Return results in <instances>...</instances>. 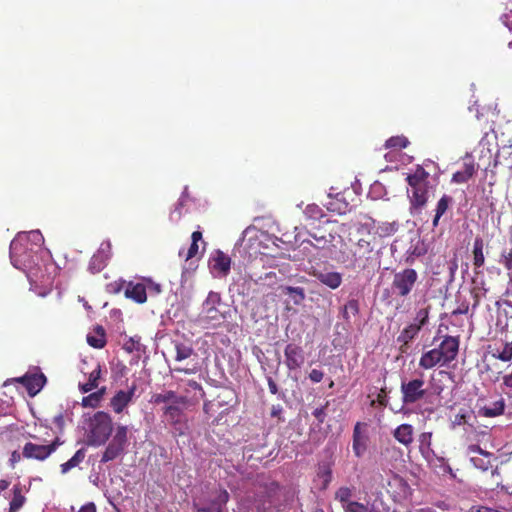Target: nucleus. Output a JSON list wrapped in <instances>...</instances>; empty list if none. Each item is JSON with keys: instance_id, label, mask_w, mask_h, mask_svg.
I'll return each instance as SVG.
<instances>
[{"instance_id": "1", "label": "nucleus", "mask_w": 512, "mask_h": 512, "mask_svg": "<svg viewBox=\"0 0 512 512\" xmlns=\"http://www.w3.org/2000/svg\"><path fill=\"white\" fill-rule=\"evenodd\" d=\"M40 241L42 235L39 232L18 234L10 243V259L13 266L26 273L32 283H45L43 275H38L36 265L37 255L32 247H29L30 239Z\"/></svg>"}, {"instance_id": "17", "label": "nucleus", "mask_w": 512, "mask_h": 512, "mask_svg": "<svg viewBox=\"0 0 512 512\" xmlns=\"http://www.w3.org/2000/svg\"><path fill=\"white\" fill-rule=\"evenodd\" d=\"M321 284L335 290L339 288L343 282V276L336 271H314L312 274Z\"/></svg>"}, {"instance_id": "63", "label": "nucleus", "mask_w": 512, "mask_h": 512, "mask_svg": "<svg viewBox=\"0 0 512 512\" xmlns=\"http://www.w3.org/2000/svg\"><path fill=\"white\" fill-rule=\"evenodd\" d=\"M437 460L440 463V466L443 468L444 472H452L451 467L449 466L448 462L443 457H437Z\"/></svg>"}, {"instance_id": "40", "label": "nucleus", "mask_w": 512, "mask_h": 512, "mask_svg": "<svg viewBox=\"0 0 512 512\" xmlns=\"http://www.w3.org/2000/svg\"><path fill=\"white\" fill-rule=\"evenodd\" d=\"M494 357L502 362L512 361V341L504 342L502 349Z\"/></svg>"}, {"instance_id": "27", "label": "nucleus", "mask_w": 512, "mask_h": 512, "mask_svg": "<svg viewBox=\"0 0 512 512\" xmlns=\"http://www.w3.org/2000/svg\"><path fill=\"white\" fill-rule=\"evenodd\" d=\"M353 452L356 457L360 458L365 453L367 448V439L360 433V423H357L353 430Z\"/></svg>"}, {"instance_id": "61", "label": "nucleus", "mask_w": 512, "mask_h": 512, "mask_svg": "<svg viewBox=\"0 0 512 512\" xmlns=\"http://www.w3.org/2000/svg\"><path fill=\"white\" fill-rule=\"evenodd\" d=\"M468 450L470 453H478V454H481V455H488L487 452H485L484 450H482V448L477 445V444H473V445H470L468 447Z\"/></svg>"}, {"instance_id": "25", "label": "nucleus", "mask_w": 512, "mask_h": 512, "mask_svg": "<svg viewBox=\"0 0 512 512\" xmlns=\"http://www.w3.org/2000/svg\"><path fill=\"white\" fill-rule=\"evenodd\" d=\"M420 332L419 325H412L411 323L407 325L398 335L397 342L401 344L400 350L405 352L409 347L410 342H412Z\"/></svg>"}, {"instance_id": "8", "label": "nucleus", "mask_w": 512, "mask_h": 512, "mask_svg": "<svg viewBox=\"0 0 512 512\" xmlns=\"http://www.w3.org/2000/svg\"><path fill=\"white\" fill-rule=\"evenodd\" d=\"M418 281V273L413 268H405L395 272L391 283L393 293L399 297H407Z\"/></svg>"}, {"instance_id": "12", "label": "nucleus", "mask_w": 512, "mask_h": 512, "mask_svg": "<svg viewBox=\"0 0 512 512\" xmlns=\"http://www.w3.org/2000/svg\"><path fill=\"white\" fill-rule=\"evenodd\" d=\"M285 365L292 371L301 368L305 361L304 351L301 346L289 343L284 349Z\"/></svg>"}, {"instance_id": "43", "label": "nucleus", "mask_w": 512, "mask_h": 512, "mask_svg": "<svg viewBox=\"0 0 512 512\" xmlns=\"http://www.w3.org/2000/svg\"><path fill=\"white\" fill-rule=\"evenodd\" d=\"M335 260L341 264L346 265L349 268L352 269H359V266H355L354 262L352 261L354 258V252L352 251L351 254L340 251L338 255H335Z\"/></svg>"}, {"instance_id": "7", "label": "nucleus", "mask_w": 512, "mask_h": 512, "mask_svg": "<svg viewBox=\"0 0 512 512\" xmlns=\"http://www.w3.org/2000/svg\"><path fill=\"white\" fill-rule=\"evenodd\" d=\"M401 400L404 405H412L426 400L429 393L422 378L403 380L400 386Z\"/></svg>"}, {"instance_id": "14", "label": "nucleus", "mask_w": 512, "mask_h": 512, "mask_svg": "<svg viewBox=\"0 0 512 512\" xmlns=\"http://www.w3.org/2000/svg\"><path fill=\"white\" fill-rule=\"evenodd\" d=\"M209 268L218 276H227L231 269V258L221 250H215L209 259Z\"/></svg>"}, {"instance_id": "21", "label": "nucleus", "mask_w": 512, "mask_h": 512, "mask_svg": "<svg viewBox=\"0 0 512 512\" xmlns=\"http://www.w3.org/2000/svg\"><path fill=\"white\" fill-rule=\"evenodd\" d=\"M150 402L153 404H171V403H189L187 396H180L175 391L166 390L162 393H155L151 396Z\"/></svg>"}, {"instance_id": "24", "label": "nucleus", "mask_w": 512, "mask_h": 512, "mask_svg": "<svg viewBox=\"0 0 512 512\" xmlns=\"http://www.w3.org/2000/svg\"><path fill=\"white\" fill-rule=\"evenodd\" d=\"M506 403L503 398L491 403L490 405H484L479 408V415L486 418H494L502 416L505 413Z\"/></svg>"}, {"instance_id": "51", "label": "nucleus", "mask_w": 512, "mask_h": 512, "mask_svg": "<svg viewBox=\"0 0 512 512\" xmlns=\"http://www.w3.org/2000/svg\"><path fill=\"white\" fill-rule=\"evenodd\" d=\"M396 231L395 225L391 223H382L377 227L380 236H390Z\"/></svg>"}, {"instance_id": "5", "label": "nucleus", "mask_w": 512, "mask_h": 512, "mask_svg": "<svg viewBox=\"0 0 512 512\" xmlns=\"http://www.w3.org/2000/svg\"><path fill=\"white\" fill-rule=\"evenodd\" d=\"M230 499L228 491L224 488L211 490L206 497L193 503L194 512H224Z\"/></svg>"}, {"instance_id": "53", "label": "nucleus", "mask_w": 512, "mask_h": 512, "mask_svg": "<svg viewBox=\"0 0 512 512\" xmlns=\"http://www.w3.org/2000/svg\"><path fill=\"white\" fill-rule=\"evenodd\" d=\"M324 378V372L321 371V370H318V369H312L309 373V379L313 382V383H319L323 380Z\"/></svg>"}, {"instance_id": "22", "label": "nucleus", "mask_w": 512, "mask_h": 512, "mask_svg": "<svg viewBox=\"0 0 512 512\" xmlns=\"http://www.w3.org/2000/svg\"><path fill=\"white\" fill-rule=\"evenodd\" d=\"M269 502V496L267 493H262L248 497L243 502V508L246 512H264L267 507L266 504Z\"/></svg>"}, {"instance_id": "31", "label": "nucleus", "mask_w": 512, "mask_h": 512, "mask_svg": "<svg viewBox=\"0 0 512 512\" xmlns=\"http://www.w3.org/2000/svg\"><path fill=\"white\" fill-rule=\"evenodd\" d=\"M86 457V449L81 448L76 451V453L65 463L60 465V470L62 474H67L70 470L77 467L84 461Z\"/></svg>"}, {"instance_id": "39", "label": "nucleus", "mask_w": 512, "mask_h": 512, "mask_svg": "<svg viewBox=\"0 0 512 512\" xmlns=\"http://www.w3.org/2000/svg\"><path fill=\"white\" fill-rule=\"evenodd\" d=\"M356 316L359 313V302L356 299H350L343 307L342 316L345 320H349L350 315Z\"/></svg>"}, {"instance_id": "38", "label": "nucleus", "mask_w": 512, "mask_h": 512, "mask_svg": "<svg viewBox=\"0 0 512 512\" xmlns=\"http://www.w3.org/2000/svg\"><path fill=\"white\" fill-rule=\"evenodd\" d=\"M284 293L291 296L293 298L294 304L296 305L301 304L305 299V293L302 287L287 286L284 288Z\"/></svg>"}, {"instance_id": "29", "label": "nucleus", "mask_w": 512, "mask_h": 512, "mask_svg": "<svg viewBox=\"0 0 512 512\" xmlns=\"http://www.w3.org/2000/svg\"><path fill=\"white\" fill-rule=\"evenodd\" d=\"M484 241L481 237H476L473 242V266L475 269H480L485 264L484 256Z\"/></svg>"}, {"instance_id": "41", "label": "nucleus", "mask_w": 512, "mask_h": 512, "mask_svg": "<svg viewBox=\"0 0 512 512\" xmlns=\"http://www.w3.org/2000/svg\"><path fill=\"white\" fill-rule=\"evenodd\" d=\"M175 349H176V356H175L176 361L185 360L193 354L192 347L187 346L183 343H177L175 345Z\"/></svg>"}, {"instance_id": "16", "label": "nucleus", "mask_w": 512, "mask_h": 512, "mask_svg": "<svg viewBox=\"0 0 512 512\" xmlns=\"http://www.w3.org/2000/svg\"><path fill=\"white\" fill-rule=\"evenodd\" d=\"M135 391L136 385H132L128 391L120 390L116 392V394L112 397L110 401V406L113 409V411L117 414L122 413L123 410L132 401Z\"/></svg>"}, {"instance_id": "42", "label": "nucleus", "mask_w": 512, "mask_h": 512, "mask_svg": "<svg viewBox=\"0 0 512 512\" xmlns=\"http://www.w3.org/2000/svg\"><path fill=\"white\" fill-rule=\"evenodd\" d=\"M453 203V198L444 194L437 202L435 212L444 215Z\"/></svg>"}, {"instance_id": "60", "label": "nucleus", "mask_w": 512, "mask_h": 512, "mask_svg": "<svg viewBox=\"0 0 512 512\" xmlns=\"http://www.w3.org/2000/svg\"><path fill=\"white\" fill-rule=\"evenodd\" d=\"M267 383H268V388H269L270 393L277 394L278 386H277L276 382L271 377H268Z\"/></svg>"}, {"instance_id": "6", "label": "nucleus", "mask_w": 512, "mask_h": 512, "mask_svg": "<svg viewBox=\"0 0 512 512\" xmlns=\"http://www.w3.org/2000/svg\"><path fill=\"white\" fill-rule=\"evenodd\" d=\"M220 305V294L214 291H210L202 304L200 321L213 327L220 325L225 319L224 313H222L219 309Z\"/></svg>"}, {"instance_id": "37", "label": "nucleus", "mask_w": 512, "mask_h": 512, "mask_svg": "<svg viewBox=\"0 0 512 512\" xmlns=\"http://www.w3.org/2000/svg\"><path fill=\"white\" fill-rule=\"evenodd\" d=\"M352 497V489L346 486H342L337 489L335 492V499L341 503L342 508L344 509V506L347 503H352L351 500Z\"/></svg>"}, {"instance_id": "3", "label": "nucleus", "mask_w": 512, "mask_h": 512, "mask_svg": "<svg viewBox=\"0 0 512 512\" xmlns=\"http://www.w3.org/2000/svg\"><path fill=\"white\" fill-rule=\"evenodd\" d=\"M113 430L111 416L98 411L88 421L87 441L89 445L100 446L106 443Z\"/></svg>"}, {"instance_id": "58", "label": "nucleus", "mask_w": 512, "mask_h": 512, "mask_svg": "<svg viewBox=\"0 0 512 512\" xmlns=\"http://www.w3.org/2000/svg\"><path fill=\"white\" fill-rule=\"evenodd\" d=\"M283 408L281 405H273L271 408V417L281 419Z\"/></svg>"}, {"instance_id": "35", "label": "nucleus", "mask_w": 512, "mask_h": 512, "mask_svg": "<svg viewBox=\"0 0 512 512\" xmlns=\"http://www.w3.org/2000/svg\"><path fill=\"white\" fill-rule=\"evenodd\" d=\"M345 512H377L374 504H364L357 501H353L352 503H347L344 506Z\"/></svg>"}, {"instance_id": "64", "label": "nucleus", "mask_w": 512, "mask_h": 512, "mask_svg": "<svg viewBox=\"0 0 512 512\" xmlns=\"http://www.w3.org/2000/svg\"><path fill=\"white\" fill-rule=\"evenodd\" d=\"M503 385L512 390V372L503 376Z\"/></svg>"}, {"instance_id": "48", "label": "nucleus", "mask_w": 512, "mask_h": 512, "mask_svg": "<svg viewBox=\"0 0 512 512\" xmlns=\"http://www.w3.org/2000/svg\"><path fill=\"white\" fill-rule=\"evenodd\" d=\"M81 404L83 407L96 408L99 406L100 400L98 399V395H96L93 392V393H90L89 395L83 397Z\"/></svg>"}, {"instance_id": "30", "label": "nucleus", "mask_w": 512, "mask_h": 512, "mask_svg": "<svg viewBox=\"0 0 512 512\" xmlns=\"http://www.w3.org/2000/svg\"><path fill=\"white\" fill-rule=\"evenodd\" d=\"M13 496L9 503V512H19L26 502L21 484H15L12 489Z\"/></svg>"}, {"instance_id": "11", "label": "nucleus", "mask_w": 512, "mask_h": 512, "mask_svg": "<svg viewBox=\"0 0 512 512\" xmlns=\"http://www.w3.org/2000/svg\"><path fill=\"white\" fill-rule=\"evenodd\" d=\"M459 344L458 337L446 335L438 347H435V350H438L439 357L446 366L457 358Z\"/></svg>"}, {"instance_id": "32", "label": "nucleus", "mask_w": 512, "mask_h": 512, "mask_svg": "<svg viewBox=\"0 0 512 512\" xmlns=\"http://www.w3.org/2000/svg\"><path fill=\"white\" fill-rule=\"evenodd\" d=\"M101 378V366L97 364L96 367L89 373L88 381L79 385L82 393H88L98 387L99 379Z\"/></svg>"}, {"instance_id": "54", "label": "nucleus", "mask_w": 512, "mask_h": 512, "mask_svg": "<svg viewBox=\"0 0 512 512\" xmlns=\"http://www.w3.org/2000/svg\"><path fill=\"white\" fill-rule=\"evenodd\" d=\"M23 455L22 453L18 452L17 450L13 451L11 453V456L9 458V466L14 469L16 464L19 463L22 459Z\"/></svg>"}, {"instance_id": "20", "label": "nucleus", "mask_w": 512, "mask_h": 512, "mask_svg": "<svg viewBox=\"0 0 512 512\" xmlns=\"http://www.w3.org/2000/svg\"><path fill=\"white\" fill-rule=\"evenodd\" d=\"M18 381L23 384L30 396H35L43 388L46 377L43 374L25 375Z\"/></svg>"}, {"instance_id": "23", "label": "nucleus", "mask_w": 512, "mask_h": 512, "mask_svg": "<svg viewBox=\"0 0 512 512\" xmlns=\"http://www.w3.org/2000/svg\"><path fill=\"white\" fill-rule=\"evenodd\" d=\"M393 437L403 446L409 447L414 440V428L408 423L401 424L394 429Z\"/></svg>"}, {"instance_id": "56", "label": "nucleus", "mask_w": 512, "mask_h": 512, "mask_svg": "<svg viewBox=\"0 0 512 512\" xmlns=\"http://www.w3.org/2000/svg\"><path fill=\"white\" fill-rule=\"evenodd\" d=\"M198 249H199L198 243L191 242L190 247L185 255V260L187 261V260L195 257L198 253Z\"/></svg>"}, {"instance_id": "36", "label": "nucleus", "mask_w": 512, "mask_h": 512, "mask_svg": "<svg viewBox=\"0 0 512 512\" xmlns=\"http://www.w3.org/2000/svg\"><path fill=\"white\" fill-rule=\"evenodd\" d=\"M408 145H409V140L403 135L392 136L389 139H387L385 142V148H387V149L392 148V149L401 150V149L406 148Z\"/></svg>"}, {"instance_id": "62", "label": "nucleus", "mask_w": 512, "mask_h": 512, "mask_svg": "<svg viewBox=\"0 0 512 512\" xmlns=\"http://www.w3.org/2000/svg\"><path fill=\"white\" fill-rule=\"evenodd\" d=\"M78 512H96V506L93 502H90L82 506Z\"/></svg>"}, {"instance_id": "26", "label": "nucleus", "mask_w": 512, "mask_h": 512, "mask_svg": "<svg viewBox=\"0 0 512 512\" xmlns=\"http://www.w3.org/2000/svg\"><path fill=\"white\" fill-rule=\"evenodd\" d=\"M436 366H446L439 357L438 350L433 348L424 352L419 360V367L425 370H429Z\"/></svg>"}, {"instance_id": "15", "label": "nucleus", "mask_w": 512, "mask_h": 512, "mask_svg": "<svg viewBox=\"0 0 512 512\" xmlns=\"http://www.w3.org/2000/svg\"><path fill=\"white\" fill-rule=\"evenodd\" d=\"M477 171V166L471 155L466 154L461 170L456 171L452 175V182L456 184L466 183L471 179Z\"/></svg>"}, {"instance_id": "2", "label": "nucleus", "mask_w": 512, "mask_h": 512, "mask_svg": "<svg viewBox=\"0 0 512 512\" xmlns=\"http://www.w3.org/2000/svg\"><path fill=\"white\" fill-rule=\"evenodd\" d=\"M409 185L407 195L410 201V209L415 211L422 210L429 199V173L420 165H417L414 172L406 177Z\"/></svg>"}, {"instance_id": "19", "label": "nucleus", "mask_w": 512, "mask_h": 512, "mask_svg": "<svg viewBox=\"0 0 512 512\" xmlns=\"http://www.w3.org/2000/svg\"><path fill=\"white\" fill-rule=\"evenodd\" d=\"M188 403H171L163 407V414L169 424L176 426L182 422L184 409Z\"/></svg>"}, {"instance_id": "4", "label": "nucleus", "mask_w": 512, "mask_h": 512, "mask_svg": "<svg viewBox=\"0 0 512 512\" xmlns=\"http://www.w3.org/2000/svg\"><path fill=\"white\" fill-rule=\"evenodd\" d=\"M361 227L368 230V238H360L356 242L352 261L355 266H359L360 270H365L374 259L375 236L370 235V230L375 228V220L369 217Z\"/></svg>"}, {"instance_id": "18", "label": "nucleus", "mask_w": 512, "mask_h": 512, "mask_svg": "<svg viewBox=\"0 0 512 512\" xmlns=\"http://www.w3.org/2000/svg\"><path fill=\"white\" fill-rule=\"evenodd\" d=\"M124 295L126 298L131 299L138 304H143L147 301V293L145 291V285L142 281L137 283L129 281L126 284Z\"/></svg>"}, {"instance_id": "28", "label": "nucleus", "mask_w": 512, "mask_h": 512, "mask_svg": "<svg viewBox=\"0 0 512 512\" xmlns=\"http://www.w3.org/2000/svg\"><path fill=\"white\" fill-rule=\"evenodd\" d=\"M106 342L105 329L100 325L94 328L93 334L87 335V343L93 348L102 349L105 347Z\"/></svg>"}, {"instance_id": "49", "label": "nucleus", "mask_w": 512, "mask_h": 512, "mask_svg": "<svg viewBox=\"0 0 512 512\" xmlns=\"http://www.w3.org/2000/svg\"><path fill=\"white\" fill-rule=\"evenodd\" d=\"M375 404H378L382 407H386L388 405V397H387V392H386L385 387L381 388L377 395V398L370 402V405L372 407L375 406Z\"/></svg>"}, {"instance_id": "10", "label": "nucleus", "mask_w": 512, "mask_h": 512, "mask_svg": "<svg viewBox=\"0 0 512 512\" xmlns=\"http://www.w3.org/2000/svg\"><path fill=\"white\" fill-rule=\"evenodd\" d=\"M62 444L59 437H56L50 444L42 445L33 442H27L23 446V458L29 460L45 461L54 453L57 448Z\"/></svg>"}, {"instance_id": "50", "label": "nucleus", "mask_w": 512, "mask_h": 512, "mask_svg": "<svg viewBox=\"0 0 512 512\" xmlns=\"http://www.w3.org/2000/svg\"><path fill=\"white\" fill-rule=\"evenodd\" d=\"M431 442H432V433L431 432H423L419 435V443H420L421 451H423L424 448L427 450H430Z\"/></svg>"}, {"instance_id": "33", "label": "nucleus", "mask_w": 512, "mask_h": 512, "mask_svg": "<svg viewBox=\"0 0 512 512\" xmlns=\"http://www.w3.org/2000/svg\"><path fill=\"white\" fill-rule=\"evenodd\" d=\"M317 477L322 480V489H326L332 481V469L329 464L324 463L318 466Z\"/></svg>"}, {"instance_id": "45", "label": "nucleus", "mask_w": 512, "mask_h": 512, "mask_svg": "<svg viewBox=\"0 0 512 512\" xmlns=\"http://www.w3.org/2000/svg\"><path fill=\"white\" fill-rule=\"evenodd\" d=\"M499 262L508 271V274L512 273V248L509 251L503 250L501 252Z\"/></svg>"}, {"instance_id": "34", "label": "nucleus", "mask_w": 512, "mask_h": 512, "mask_svg": "<svg viewBox=\"0 0 512 512\" xmlns=\"http://www.w3.org/2000/svg\"><path fill=\"white\" fill-rule=\"evenodd\" d=\"M311 237L315 240V243H312V245L316 249L329 250L331 246H334L332 243H333V240L335 237L331 233H328L327 235H321V236L312 234Z\"/></svg>"}, {"instance_id": "55", "label": "nucleus", "mask_w": 512, "mask_h": 512, "mask_svg": "<svg viewBox=\"0 0 512 512\" xmlns=\"http://www.w3.org/2000/svg\"><path fill=\"white\" fill-rule=\"evenodd\" d=\"M187 385L191 389L199 391V397L197 398V400L198 399H203L205 397V392H204L202 386L197 381L189 380Z\"/></svg>"}, {"instance_id": "52", "label": "nucleus", "mask_w": 512, "mask_h": 512, "mask_svg": "<svg viewBox=\"0 0 512 512\" xmlns=\"http://www.w3.org/2000/svg\"><path fill=\"white\" fill-rule=\"evenodd\" d=\"M328 404H329V403H328V402H326V404H325L324 406L316 408V409L313 411V413H312V414H313V416L318 420V422H319L320 424L324 423V421H325V417H326V412H325V410H326V408H327Z\"/></svg>"}, {"instance_id": "46", "label": "nucleus", "mask_w": 512, "mask_h": 512, "mask_svg": "<svg viewBox=\"0 0 512 512\" xmlns=\"http://www.w3.org/2000/svg\"><path fill=\"white\" fill-rule=\"evenodd\" d=\"M142 282L145 285V291H149L152 294H159L161 292V285L154 282L151 278H142Z\"/></svg>"}, {"instance_id": "47", "label": "nucleus", "mask_w": 512, "mask_h": 512, "mask_svg": "<svg viewBox=\"0 0 512 512\" xmlns=\"http://www.w3.org/2000/svg\"><path fill=\"white\" fill-rule=\"evenodd\" d=\"M430 306H426L417 310L415 320H419L420 325H427L429 321Z\"/></svg>"}, {"instance_id": "9", "label": "nucleus", "mask_w": 512, "mask_h": 512, "mask_svg": "<svg viewBox=\"0 0 512 512\" xmlns=\"http://www.w3.org/2000/svg\"><path fill=\"white\" fill-rule=\"evenodd\" d=\"M128 443V428L124 425H119L116 428L115 434L106 447L101 462L107 463L109 461H113L117 457H119L125 450V447Z\"/></svg>"}, {"instance_id": "59", "label": "nucleus", "mask_w": 512, "mask_h": 512, "mask_svg": "<svg viewBox=\"0 0 512 512\" xmlns=\"http://www.w3.org/2000/svg\"><path fill=\"white\" fill-rule=\"evenodd\" d=\"M185 199H186V190L183 192V194L181 195V197L179 198L178 200V203L175 207V212L178 213V216L180 217L181 216V208L184 206L185 204Z\"/></svg>"}, {"instance_id": "57", "label": "nucleus", "mask_w": 512, "mask_h": 512, "mask_svg": "<svg viewBox=\"0 0 512 512\" xmlns=\"http://www.w3.org/2000/svg\"><path fill=\"white\" fill-rule=\"evenodd\" d=\"M124 284H125V281H120V282L115 281L113 283H110L109 284L110 291L113 293H119Z\"/></svg>"}, {"instance_id": "44", "label": "nucleus", "mask_w": 512, "mask_h": 512, "mask_svg": "<svg viewBox=\"0 0 512 512\" xmlns=\"http://www.w3.org/2000/svg\"><path fill=\"white\" fill-rule=\"evenodd\" d=\"M304 214L306 215L307 218L312 220H319L324 215L322 208H320L316 204L307 205L304 210Z\"/></svg>"}, {"instance_id": "13", "label": "nucleus", "mask_w": 512, "mask_h": 512, "mask_svg": "<svg viewBox=\"0 0 512 512\" xmlns=\"http://www.w3.org/2000/svg\"><path fill=\"white\" fill-rule=\"evenodd\" d=\"M111 243H101L97 252L91 257L89 262V270L92 273H98L105 268L109 259L111 258Z\"/></svg>"}]
</instances>
